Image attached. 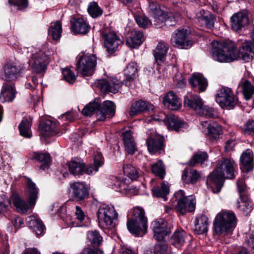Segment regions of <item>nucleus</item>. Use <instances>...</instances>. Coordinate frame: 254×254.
<instances>
[{
  "label": "nucleus",
  "mask_w": 254,
  "mask_h": 254,
  "mask_svg": "<svg viewBox=\"0 0 254 254\" xmlns=\"http://www.w3.org/2000/svg\"><path fill=\"white\" fill-rule=\"evenodd\" d=\"M116 179L115 182L114 183V189L116 191L121 192V193H125L128 190V184L129 183V180L120 176L117 177L114 176Z\"/></svg>",
  "instance_id": "4c0bfd02"
},
{
  "label": "nucleus",
  "mask_w": 254,
  "mask_h": 254,
  "mask_svg": "<svg viewBox=\"0 0 254 254\" xmlns=\"http://www.w3.org/2000/svg\"><path fill=\"white\" fill-rule=\"evenodd\" d=\"M144 40L143 33L140 31H135L132 36L127 39L126 43L128 47L135 48L140 46Z\"/></svg>",
  "instance_id": "58836bf2"
},
{
  "label": "nucleus",
  "mask_w": 254,
  "mask_h": 254,
  "mask_svg": "<svg viewBox=\"0 0 254 254\" xmlns=\"http://www.w3.org/2000/svg\"><path fill=\"white\" fill-rule=\"evenodd\" d=\"M198 179V176H182V178L184 184H194Z\"/></svg>",
  "instance_id": "69168bd1"
},
{
  "label": "nucleus",
  "mask_w": 254,
  "mask_h": 254,
  "mask_svg": "<svg viewBox=\"0 0 254 254\" xmlns=\"http://www.w3.org/2000/svg\"><path fill=\"white\" fill-rule=\"evenodd\" d=\"M177 203L176 208L182 215L195 210L196 201L192 195H185L184 190H180L174 194Z\"/></svg>",
  "instance_id": "0eeeda50"
},
{
  "label": "nucleus",
  "mask_w": 254,
  "mask_h": 254,
  "mask_svg": "<svg viewBox=\"0 0 254 254\" xmlns=\"http://www.w3.org/2000/svg\"><path fill=\"white\" fill-rule=\"evenodd\" d=\"M159 11H162L159 5L153 1L148 0V11L149 15L152 16L159 13Z\"/></svg>",
  "instance_id": "4d7b16f0"
},
{
  "label": "nucleus",
  "mask_w": 254,
  "mask_h": 254,
  "mask_svg": "<svg viewBox=\"0 0 254 254\" xmlns=\"http://www.w3.org/2000/svg\"><path fill=\"white\" fill-rule=\"evenodd\" d=\"M155 121H162L167 126L169 129L179 131L181 129L187 127V124L182 121L178 116L173 115L169 116L160 113L159 116L154 118Z\"/></svg>",
  "instance_id": "2eb2a0df"
},
{
  "label": "nucleus",
  "mask_w": 254,
  "mask_h": 254,
  "mask_svg": "<svg viewBox=\"0 0 254 254\" xmlns=\"http://www.w3.org/2000/svg\"><path fill=\"white\" fill-rule=\"evenodd\" d=\"M209 222L208 218L203 215L197 217L194 222V231L197 234L207 231Z\"/></svg>",
  "instance_id": "c9c22d12"
},
{
  "label": "nucleus",
  "mask_w": 254,
  "mask_h": 254,
  "mask_svg": "<svg viewBox=\"0 0 254 254\" xmlns=\"http://www.w3.org/2000/svg\"><path fill=\"white\" fill-rule=\"evenodd\" d=\"M89 14L93 18H96L102 14V10L97 3L93 2L90 3L88 7Z\"/></svg>",
  "instance_id": "603ef678"
},
{
  "label": "nucleus",
  "mask_w": 254,
  "mask_h": 254,
  "mask_svg": "<svg viewBox=\"0 0 254 254\" xmlns=\"http://www.w3.org/2000/svg\"><path fill=\"white\" fill-rule=\"evenodd\" d=\"M126 150L128 154H132L136 151V146L134 141L127 142L124 143Z\"/></svg>",
  "instance_id": "338daca9"
},
{
  "label": "nucleus",
  "mask_w": 254,
  "mask_h": 254,
  "mask_svg": "<svg viewBox=\"0 0 254 254\" xmlns=\"http://www.w3.org/2000/svg\"><path fill=\"white\" fill-rule=\"evenodd\" d=\"M188 35L187 29H178L172 35L171 43L174 47L179 49H188L192 45V41L189 39Z\"/></svg>",
  "instance_id": "ddd939ff"
},
{
  "label": "nucleus",
  "mask_w": 254,
  "mask_h": 254,
  "mask_svg": "<svg viewBox=\"0 0 254 254\" xmlns=\"http://www.w3.org/2000/svg\"><path fill=\"white\" fill-rule=\"evenodd\" d=\"M97 214L101 228L112 230L116 226L118 215L113 206L102 204L99 207Z\"/></svg>",
  "instance_id": "39448f33"
},
{
  "label": "nucleus",
  "mask_w": 254,
  "mask_h": 254,
  "mask_svg": "<svg viewBox=\"0 0 254 254\" xmlns=\"http://www.w3.org/2000/svg\"><path fill=\"white\" fill-rule=\"evenodd\" d=\"M122 85V81L113 77L98 79L94 83V86L99 89L103 93L112 92L116 93Z\"/></svg>",
  "instance_id": "4468645a"
},
{
  "label": "nucleus",
  "mask_w": 254,
  "mask_h": 254,
  "mask_svg": "<svg viewBox=\"0 0 254 254\" xmlns=\"http://www.w3.org/2000/svg\"><path fill=\"white\" fill-rule=\"evenodd\" d=\"M104 164V159L101 153L98 152L94 154V165H91L93 168V171L95 172L98 170V168L102 166Z\"/></svg>",
  "instance_id": "6e6d98bb"
},
{
  "label": "nucleus",
  "mask_w": 254,
  "mask_h": 254,
  "mask_svg": "<svg viewBox=\"0 0 254 254\" xmlns=\"http://www.w3.org/2000/svg\"><path fill=\"white\" fill-rule=\"evenodd\" d=\"M191 86L199 92H203L207 86L206 79L200 75H193L189 80Z\"/></svg>",
  "instance_id": "72a5a7b5"
},
{
  "label": "nucleus",
  "mask_w": 254,
  "mask_h": 254,
  "mask_svg": "<svg viewBox=\"0 0 254 254\" xmlns=\"http://www.w3.org/2000/svg\"><path fill=\"white\" fill-rule=\"evenodd\" d=\"M243 132L245 134L254 133V121L249 120L242 128Z\"/></svg>",
  "instance_id": "680f3d73"
},
{
  "label": "nucleus",
  "mask_w": 254,
  "mask_h": 254,
  "mask_svg": "<svg viewBox=\"0 0 254 254\" xmlns=\"http://www.w3.org/2000/svg\"><path fill=\"white\" fill-rule=\"evenodd\" d=\"M15 97V91L12 85L5 83L3 85L1 93L0 94V100L1 102H11Z\"/></svg>",
  "instance_id": "473e14b6"
},
{
  "label": "nucleus",
  "mask_w": 254,
  "mask_h": 254,
  "mask_svg": "<svg viewBox=\"0 0 254 254\" xmlns=\"http://www.w3.org/2000/svg\"><path fill=\"white\" fill-rule=\"evenodd\" d=\"M137 74V64L135 63H130L127 64L124 70L125 78L122 84L128 87H131L134 84V79Z\"/></svg>",
  "instance_id": "a878e982"
},
{
  "label": "nucleus",
  "mask_w": 254,
  "mask_h": 254,
  "mask_svg": "<svg viewBox=\"0 0 254 254\" xmlns=\"http://www.w3.org/2000/svg\"><path fill=\"white\" fill-rule=\"evenodd\" d=\"M135 19L138 26L143 28H146L149 24L152 23V21L145 16L136 15Z\"/></svg>",
  "instance_id": "13d9d810"
},
{
  "label": "nucleus",
  "mask_w": 254,
  "mask_h": 254,
  "mask_svg": "<svg viewBox=\"0 0 254 254\" xmlns=\"http://www.w3.org/2000/svg\"><path fill=\"white\" fill-rule=\"evenodd\" d=\"M63 79L69 84H73L76 80L74 73L69 68H65L63 69Z\"/></svg>",
  "instance_id": "864d4df0"
},
{
  "label": "nucleus",
  "mask_w": 254,
  "mask_h": 254,
  "mask_svg": "<svg viewBox=\"0 0 254 254\" xmlns=\"http://www.w3.org/2000/svg\"><path fill=\"white\" fill-rule=\"evenodd\" d=\"M124 175H138L139 170L131 164H126L123 167Z\"/></svg>",
  "instance_id": "052dcab7"
},
{
  "label": "nucleus",
  "mask_w": 254,
  "mask_h": 254,
  "mask_svg": "<svg viewBox=\"0 0 254 254\" xmlns=\"http://www.w3.org/2000/svg\"><path fill=\"white\" fill-rule=\"evenodd\" d=\"M231 27L235 31L241 30L249 23L247 11H241L235 13L231 18Z\"/></svg>",
  "instance_id": "5701e85b"
},
{
  "label": "nucleus",
  "mask_w": 254,
  "mask_h": 254,
  "mask_svg": "<svg viewBox=\"0 0 254 254\" xmlns=\"http://www.w3.org/2000/svg\"><path fill=\"white\" fill-rule=\"evenodd\" d=\"M184 106L194 110L197 114L203 105L202 99L197 95L190 96V98L185 97Z\"/></svg>",
  "instance_id": "2f4dec72"
},
{
  "label": "nucleus",
  "mask_w": 254,
  "mask_h": 254,
  "mask_svg": "<svg viewBox=\"0 0 254 254\" xmlns=\"http://www.w3.org/2000/svg\"><path fill=\"white\" fill-rule=\"evenodd\" d=\"M33 158L42 163L39 167L40 169L44 170L49 167V163L50 162V156L49 154L34 152Z\"/></svg>",
  "instance_id": "37998d69"
},
{
  "label": "nucleus",
  "mask_w": 254,
  "mask_h": 254,
  "mask_svg": "<svg viewBox=\"0 0 254 254\" xmlns=\"http://www.w3.org/2000/svg\"><path fill=\"white\" fill-rule=\"evenodd\" d=\"M100 33L105 47L109 53H113L117 51L119 47L123 44V41L116 33L109 28H103Z\"/></svg>",
  "instance_id": "6e6552de"
},
{
  "label": "nucleus",
  "mask_w": 254,
  "mask_h": 254,
  "mask_svg": "<svg viewBox=\"0 0 254 254\" xmlns=\"http://www.w3.org/2000/svg\"><path fill=\"white\" fill-rule=\"evenodd\" d=\"M207 128L206 137L211 141L217 139L222 133L221 127L216 122H210L207 125Z\"/></svg>",
  "instance_id": "f704fd0d"
},
{
  "label": "nucleus",
  "mask_w": 254,
  "mask_h": 254,
  "mask_svg": "<svg viewBox=\"0 0 254 254\" xmlns=\"http://www.w3.org/2000/svg\"><path fill=\"white\" fill-rule=\"evenodd\" d=\"M97 57L94 54H84L79 56L76 63V70L83 76H91L95 72Z\"/></svg>",
  "instance_id": "423d86ee"
},
{
  "label": "nucleus",
  "mask_w": 254,
  "mask_h": 254,
  "mask_svg": "<svg viewBox=\"0 0 254 254\" xmlns=\"http://www.w3.org/2000/svg\"><path fill=\"white\" fill-rule=\"evenodd\" d=\"M198 114L210 118H216L218 116L217 111L214 109L206 106H204L203 105Z\"/></svg>",
  "instance_id": "3c124183"
},
{
  "label": "nucleus",
  "mask_w": 254,
  "mask_h": 254,
  "mask_svg": "<svg viewBox=\"0 0 254 254\" xmlns=\"http://www.w3.org/2000/svg\"><path fill=\"white\" fill-rule=\"evenodd\" d=\"M75 210V214L76 219L80 222H82L85 218V215L83 211L78 206H76Z\"/></svg>",
  "instance_id": "774afa93"
},
{
  "label": "nucleus",
  "mask_w": 254,
  "mask_h": 254,
  "mask_svg": "<svg viewBox=\"0 0 254 254\" xmlns=\"http://www.w3.org/2000/svg\"><path fill=\"white\" fill-rule=\"evenodd\" d=\"M166 16V13L163 11H159L158 14L151 16L152 17L150 19V21H152L151 24L157 28L162 27L167 20Z\"/></svg>",
  "instance_id": "49530a36"
},
{
  "label": "nucleus",
  "mask_w": 254,
  "mask_h": 254,
  "mask_svg": "<svg viewBox=\"0 0 254 254\" xmlns=\"http://www.w3.org/2000/svg\"><path fill=\"white\" fill-rule=\"evenodd\" d=\"M168 45L164 42H160L154 51V56L156 61L162 62L167 53L168 50Z\"/></svg>",
  "instance_id": "ea45409f"
},
{
  "label": "nucleus",
  "mask_w": 254,
  "mask_h": 254,
  "mask_svg": "<svg viewBox=\"0 0 254 254\" xmlns=\"http://www.w3.org/2000/svg\"><path fill=\"white\" fill-rule=\"evenodd\" d=\"M152 193L156 197H161L166 200V195L169 193V187L168 185L162 183L160 187L153 188Z\"/></svg>",
  "instance_id": "de8ad7c7"
},
{
  "label": "nucleus",
  "mask_w": 254,
  "mask_h": 254,
  "mask_svg": "<svg viewBox=\"0 0 254 254\" xmlns=\"http://www.w3.org/2000/svg\"><path fill=\"white\" fill-rule=\"evenodd\" d=\"M127 227L135 236H142L146 232L147 219L143 208L137 207L132 210V217L127 220Z\"/></svg>",
  "instance_id": "20e7f679"
},
{
  "label": "nucleus",
  "mask_w": 254,
  "mask_h": 254,
  "mask_svg": "<svg viewBox=\"0 0 254 254\" xmlns=\"http://www.w3.org/2000/svg\"><path fill=\"white\" fill-rule=\"evenodd\" d=\"M196 18L201 25H205L207 28L211 29L214 27L216 20L215 16L208 11L200 9L196 13Z\"/></svg>",
  "instance_id": "b1692460"
},
{
  "label": "nucleus",
  "mask_w": 254,
  "mask_h": 254,
  "mask_svg": "<svg viewBox=\"0 0 254 254\" xmlns=\"http://www.w3.org/2000/svg\"><path fill=\"white\" fill-rule=\"evenodd\" d=\"M254 44V25L251 31ZM210 54L212 59L219 63H229L241 58L245 62L254 58V45L245 40L238 52L234 43L230 41H213L211 43Z\"/></svg>",
  "instance_id": "f257e3e1"
},
{
  "label": "nucleus",
  "mask_w": 254,
  "mask_h": 254,
  "mask_svg": "<svg viewBox=\"0 0 254 254\" xmlns=\"http://www.w3.org/2000/svg\"><path fill=\"white\" fill-rule=\"evenodd\" d=\"M147 149L152 154H160L165 147L164 138L159 134L152 135L146 141Z\"/></svg>",
  "instance_id": "6ab92c4d"
},
{
  "label": "nucleus",
  "mask_w": 254,
  "mask_h": 254,
  "mask_svg": "<svg viewBox=\"0 0 254 254\" xmlns=\"http://www.w3.org/2000/svg\"><path fill=\"white\" fill-rule=\"evenodd\" d=\"M214 231L218 235H226L232 233L237 224L235 214L229 210L221 211L214 221Z\"/></svg>",
  "instance_id": "7ed1b4c3"
},
{
  "label": "nucleus",
  "mask_w": 254,
  "mask_h": 254,
  "mask_svg": "<svg viewBox=\"0 0 254 254\" xmlns=\"http://www.w3.org/2000/svg\"><path fill=\"white\" fill-rule=\"evenodd\" d=\"M100 106V100L96 99L93 102L89 103L84 107L82 111V113L85 116H91L94 113H95L97 116V113L98 111L99 110Z\"/></svg>",
  "instance_id": "79ce46f5"
},
{
  "label": "nucleus",
  "mask_w": 254,
  "mask_h": 254,
  "mask_svg": "<svg viewBox=\"0 0 254 254\" xmlns=\"http://www.w3.org/2000/svg\"><path fill=\"white\" fill-rule=\"evenodd\" d=\"M185 232L184 231H176L170 239V243L177 248L182 247L185 241Z\"/></svg>",
  "instance_id": "c03bdc74"
},
{
  "label": "nucleus",
  "mask_w": 254,
  "mask_h": 254,
  "mask_svg": "<svg viewBox=\"0 0 254 254\" xmlns=\"http://www.w3.org/2000/svg\"><path fill=\"white\" fill-rule=\"evenodd\" d=\"M154 252L156 254H168L167 244L163 242L155 245Z\"/></svg>",
  "instance_id": "bf43d9fd"
},
{
  "label": "nucleus",
  "mask_w": 254,
  "mask_h": 254,
  "mask_svg": "<svg viewBox=\"0 0 254 254\" xmlns=\"http://www.w3.org/2000/svg\"><path fill=\"white\" fill-rule=\"evenodd\" d=\"M240 169L243 173H250L254 169L253 153L250 149L243 152L240 157Z\"/></svg>",
  "instance_id": "4be33fe9"
},
{
  "label": "nucleus",
  "mask_w": 254,
  "mask_h": 254,
  "mask_svg": "<svg viewBox=\"0 0 254 254\" xmlns=\"http://www.w3.org/2000/svg\"><path fill=\"white\" fill-rule=\"evenodd\" d=\"M40 133L45 138L56 134L57 133L56 124L51 120L43 122L40 125Z\"/></svg>",
  "instance_id": "c756f323"
},
{
  "label": "nucleus",
  "mask_w": 254,
  "mask_h": 254,
  "mask_svg": "<svg viewBox=\"0 0 254 254\" xmlns=\"http://www.w3.org/2000/svg\"><path fill=\"white\" fill-rule=\"evenodd\" d=\"M116 112V105L111 101H105L102 104L100 103L99 110L97 113L98 121H104L107 118L113 117Z\"/></svg>",
  "instance_id": "412c9836"
},
{
  "label": "nucleus",
  "mask_w": 254,
  "mask_h": 254,
  "mask_svg": "<svg viewBox=\"0 0 254 254\" xmlns=\"http://www.w3.org/2000/svg\"><path fill=\"white\" fill-rule=\"evenodd\" d=\"M31 126V120L23 119L18 126L20 135L24 137L30 138L32 136Z\"/></svg>",
  "instance_id": "a19ab883"
},
{
  "label": "nucleus",
  "mask_w": 254,
  "mask_h": 254,
  "mask_svg": "<svg viewBox=\"0 0 254 254\" xmlns=\"http://www.w3.org/2000/svg\"><path fill=\"white\" fill-rule=\"evenodd\" d=\"M237 187L241 200L238 202L237 208L247 215L251 211L252 205L247 195V187L243 178L238 180Z\"/></svg>",
  "instance_id": "f8f14e48"
},
{
  "label": "nucleus",
  "mask_w": 254,
  "mask_h": 254,
  "mask_svg": "<svg viewBox=\"0 0 254 254\" xmlns=\"http://www.w3.org/2000/svg\"><path fill=\"white\" fill-rule=\"evenodd\" d=\"M151 227L154 233V238L159 241L163 240L164 237L170 233V230L167 227V222L162 219L152 222Z\"/></svg>",
  "instance_id": "aec40b11"
},
{
  "label": "nucleus",
  "mask_w": 254,
  "mask_h": 254,
  "mask_svg": "<svg viewBox=\"0 0 254 254\" xmlns=\"http://www.w3.org/2000/svg\"><path fill=\"white\" fill-rule=\"evenodd\" d=\"M8 3L17 6L20 9L26 8L28 5V0H8Z\"/></svg>",
  "instance_id": "e2e57ef3"
},
{
  "label": "nucleus",
  "mask_w": 254,
  "mask_h": 254,
  "mask_svg": "<svg viewBox=\"0 0 254 254\" xmlns=\"http://www.w3.org/2000/svg\"><path fill=\"white\" fill-rule=\"evenodd\" d=\"M242 88L243 93L246 100H249L254 93V87L252 85L250 82L248 80H245L241 84Z\"/></svg>",
  "instance_id": "09e8293b"
},
{
  "label": "nucleus",
  "mask_w": 254,
  "mask_h": 254,
  "mask_svg": "<svg viewBox=\"0 0 254 254\" xmlns=\"http://www.w3.org/2000/svg\"><path fill=\"white\" fill-rule=\"evenodd\" d=\"M237 170V165L234 160L224 158L218 161L216 168L209 175H235Z\"/></svg>",
  "instance_id": "f3484780"
},
{
  "label": "nucleus",
  "mask_w": 254,
  "mask_h": 254,
  "mask_svg": "<svg viewBox=\"0 0 254 254\" xmlns=\"http://www.w3.org/2000/svg\"><path fill=\"white\" fill-rule=\"evenodd\" d=\"M208 160V155L206 152L199 151L193 155L187 163L190 166H193L196 164L202 166L206 165L205 162Z\"/></svg>",
  "instance_id": "e433bc0d"
},
{
  "label": "nucleus",
  "mask_w": 254,
  "mask_h": 254,
  "mask_svg": "<svg viewBox=\"0 0 254 254\" xmlns=\"http://www.w3.org/2000/svg\"><path fill=\"white\" fill-rule=\"evenodd\" d=\"M67 165L69 171L72 175L90 174L93 172L94 168L91 165L86 166L85 163L79 159L71 160Z\"/></svg>",
  "instance_id": "a211bd4d"
},
{
  "label": "nucleus",
  "mask_w": 254,
  "mask_h": 254,
  "mask_svg": "<svg viewBox=\"0 0 254 254\" xmlns=\"http://www.w3.org/2000/svg\"><path fill=\"white\" fill-rule=\"evenodd\" d=\"M28 226L31 228L37 236L41 235L45 227L40 220L35 216L31 215L26 218Z\"/></svg>",
  "instance_id": "7c9ffc66"
},
{
  "label": "nucleus",
  "mask_w": 254,
  "mask_h": 254,
  "mask_svg": "<svg viewBox=\"0 0 254 254\" xmlns=\"http://www.w3.org/2000/svg\"><path fill=\"white\" fill-rule=\"evenodd\" d=\"M5 197L4 195L0 197V214L6 211L7 206L10 204L9 200Z\"/></svg>",
  "instance_id": "0e129e2a"
},
{
  "label": "nucleus",
  "mask_w": 254,
  "mask_h": 254,
  "mask_svg": "<svg viewBox=\"0 0 254 254\" xmlns=\"http://www.w3.org/2000/svg\"><path fill=\"white\" fill-rule=\"evenodd\" d=\"M153 109V105L147 104L142 100H139L132 104L129 112L130 116H134L142 112Z\"/></svg>",
  "instance_id": "c85d7f7f"
},
{
  "label": "nucleus",
  "mask_w": 254,
  "mask_h": 254,
  "mask_svg": "<svg viewBox=\"0 0 254 254\" xmlns=\"http://www.w3.org/2000/svg\"><path fill=\"white\" fill-rule=\"evenodd\" d=\"M62 32V23L60 21H57L53 25L50 26L49 28V35L56 41L58 40L61 36Z\"/></svg>",
  "instance_id": "a18cd8bd"
},
{
  "label": "nucleus",
  "mask_w": 254,
  "mask_h": 254,
  "mask_svg": "<svg viewBox=\"0 0 254 254\" xmlns=\"http://www.w3.org/2000/svg\"><path fill=\"white\" fill-rule=\"evenodd\" d=\"M39 190L30 178H27L26 182V194L28 204L22 199L18 193L13 191L10 197L18 212L26 214L30 207L33 208L38 199Z\"/></svg>",
  "instance_id": "f03ea898"
},
{
  "label": "nucleus",
  "mask_w": 254,
  "mask_h": 254,
  "mask_svg": "<svg viewBox=\"0 0 254 254\" xmlns=\"http://www.w3.org/2000/svg\"><path fill=\"white\" fill-rule=\"evenodd\" d=\"M23 70V66L19 64L8 62L5 64L0 73V77L4 80L11 81L16 78Z\"/></svg>",
  "instance_id": "dca6fc26"
},
{
  "label": "nucleus",
  "mask_w": 254,
  "mask_h": 254,
  "mask_svg": "<svg viewBox=\"0 0 254 254\" xmlns=\"http://www.w3.org/2000/svg\"><path fill=\"white\" fill-rule=\"evenodd\" d=\"M151 172L154 175L166 174V167L161 160H158L151 165Z\"/></svg>",
  "instance_id": "8fccbe9b"
},
{
  "label": "nucleus",
  "mask_w": 254,
  "mask_h": 254,
  "mask_svg": "<svg viewBox=\"0 0 254 254\" xmlns=\"http://www.w3.org/2000/svg\"><path fill=\"white\" fill-rule=\"evenodd\" d=\"M71 29L76 34H87L90 28V26L82 17H73L70 20Z\"/></svg>",
  "instance_id": "393cba45"
},
{
  "label": "nucleus",
  "mask_w": 254,
  "mask_h": 254,
  "mask_svg": "<svg viewBox=\"0 0 254 254\" xmlns=\"http://www.w3.org/2000/svg\"><path fill=\"white\" fill-rule=\"evenodd\" d=\"M90 189V186L85 182L76 181L70 183L68 192L73 200L82 201L89 197Z\"/></svg>",
  "instance_id": "1a4fd4ad"
},
{
  "label": "nucleus",
  "mask_w": 254,
  "mask_h": 254,
  "mask_svg": "<svg viewBox=\"0 0 254 254\" xmlns=\"http://www.w3.org/2000/svg\"><path fill=\"white\" fill-rule=\"evenodd\" d=\"M87 237L91 243L98 246L102 241V238L96 231H90L88 233Z\"/></svg>",
  "instance_id": "5fc2aeb1"
},
{
  "label": "nucleus",
  "mask_w": 254,
  "mask_h": 254,
  "mask_svg": "<svg viewBox=\"0 0 254 254\" xmlns=\"http://www.w3.org/2000/svg\"><path fill=\"white\" fill-rule=\"evenodd\" d=\"M216 101L221 108L228 109H233L238 102L231 89L226 87H222L218 91L216 95Z\"/></svg>",
  "instance_id": "9d476101"
},
{
  "label": "nucleus",
  "mask_w": 254,
  "mask_h": 254,
  "mask_svg": "<svg viewBox=\"0 0 254 254\" xmlns=\"http://www.w3.org/2000/svg\"><path fill=\"white\" fill-rule=\"evenodd\" d=\"M224 181L223 176H208L206 183L213 192L218 193L223 185Z\"/></svg>",
  "instance_id": "cd10ccee"
},
{
  "label": "nucleus",
  "mask_w": 254,
  "mask_h": 254,
  "mask_svg": "<svg viewBox=\"0 0 254 254\" xmlns=\"http://www.w3.org/2000/svg\"><path fill=\"white\" fill-rule=\"evenodd\" d=\"M163 104L172 110H177L182 106L180 99L173 91L168 92L163 99Z\"/></svg>",
  "instance_id": "bb28decb"
},
{
  "label": "nucleus",
  "mask_w": 254,
  "mask_h": 254,
  "mask_svg": "<svg viewBox=\"0 0 254 254\" xmlns=\"http://www.w3.org/2000/svg\"><path fill=\"white\" fill-rule=\"evenodd\" d=\"M48 56L43 50H39L32 54L29 61L32 70L37 73L44 71L49 63Z\"/></svg>",
  "instance_id": "9b49d317"
}]
</instances>
